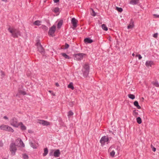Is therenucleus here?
<instances>
[{"mask_svg":"<svg viewBox=\"0 0 159 159\" xmlns=\"http://www.w3.org/2000/svg\"><path fill=\"white\" fill-rule=\"evenodd\" d=\"M8 30L11 34L12 36L14 38H17L18 35H20V32L16 29L10 27L8 28Z\"/></svg>","mask_w":159,"mask_h":159,"instance_id":"nucleus-1","label":"nucleus"},{"mask_svg":"<svg viewBox=\"0 0 159 159\" xmlns=\"http://www.w3.org/2000/svg\"><path fill=\"white\" fill-rule=\"evenodd\" d=\"M89 70V66L87 64H85L82 70L84 77H87L88 76Z\"/></svg>","mask_w":159,"mask_h":159,"instance_id":"nucleus-2","label":"nucleus"},{"mask_svg":"<svg viewBox=\"0 0 159 159\" xmlns=\"http://www.w3.org/2000/svg\"><path fill=\"white\" fill-rule=\"evenodd\" d=\"M15 143H12L11 144L10 146V150L11 152V154L12 156L15 155L16 152L17 150V148Z\"/></svg>","mask_w":159,"mask_h":159,"instance_id":"nucleus-3","label":"nucleus"},{"mask_svg":"<svg viewBox=\"0 0 159 159\" xmlns=\"http://www.w3.org/2000/svg\"><path fill=\"white\" fill-rule=\"evenodd\" d=\"M36 45L37 47L38 51L42 55H44L45 53L44 50L41 45L39 41V40L37 42Z\"/></svg>","mask_w":159,"mask_h":159,"instance_id":"nucleus-4","label":"nucleus"},{"mask_svg":"<svg viewBox=\"0 0 159 159\" xmlns=\"http://www.w3.org/2000/svg\"><path fill=\"white\" fill-rule=\"evenodd\" d=\"M56 26L54 25H53L49 29L48 31V34L52 37L54 36V33L56 30Z\"/></svg>","mask_w":159,"mask_h":159,"instance_id":"nucleus-5","label":"nucleus"},{"mask_svg":"<svg viewBox=\"0 0 159 159\" xmlns=\"http://www.w3.org/2000/svg\"><path fill=\"white\" fill-rule=\"evenodd\" d=\"M10 123L11 125L16 127H18L19 124L18 123L16 119L15 118H13L11 120Z\"/></svg>","mask_w":159,"mask_h":159,"instance_id":"nucleus-6","label":"nucleus"},{"mask_svg":"<svg viewBox=\"0 0 159 159\" xmlns=\"http://www.w3.org/2000/svg\"><path fill=\"white\" fill-rule=\"evenodd\" d=\"M109 139L107 136H103L101 139L100 142L102 146H103L105 142H108L109 141Z\"/></svg>","mask_w":159,"mask_h":159,"instance_id":"nucleus-7","label":"nucleus"},{"mask_svg":"<svg viewBox=\"0 0 159 159\" xmlns=\"http://www.w3.org/2000/svg\"><path fill=\"white\" fill-rule=\"evenodd\" d=\"M16 143L17 144V146L19 147H24L25 145L23 141L20 138H18L16 141Z\"/></svg>","mask_w":159,"mask_h":159,"instance_id":"nucleus-8","label":"nucleus"},{"mask_svg":"<svg viewBox=\"0 0 159 159\" xmlns=\"http://www.w3.org/2000/svg\"><path fill=\"white\" fill-rule=\"evenodd\" d=\"M85 54L83 53H78L75 54V57L78 60H81Z\"/></svg>","mask_w":159,"mask_h":159,"instance_id":"nucleus-9","label":"nucleus"},{"mask_svg":"<svg viewBox=\"0 0 159 159\" xmlns=\"http://www.w3.org/2000/svg\"><path fill=\"white\" fill-rule=\"evenodd\" d=\"M39 123L44 125L47 126L50 125V123L49 122L43 120H39Z\"/></svg>","mask_w":159,"mask_h":159,"instance_id":"nucleus-10","label":"nucleus"},{"mask_svg":"<svg viewBox=\"0 0 159 159\" xmlns=\"http://www.w3.org/2000/svg\"><path fill=\"white\" fill-rule=\"evenodd\" d=\"M115 147L113 146H111L109 149V151H111L110 152V154L111 157H113L115 154V152L113 150H112V149L114 148Z\"/></svg>","mask_w":159,"mask_h":159,"instance_id":"nucleus-11","label":"nucleus"},{"mask_svg":"<svg viewBox=\"0 0 159 159\" xmlns=\"http://www.w3.org/2000/svg\"><path fill=\"white\" fill-rule=\"evenodd\" d=\"M84 42L86 44L90 43H92L93 41V40L89 38H86L84 39Z\"/></svg>","mask_w":159,"mask_h":159,"instance_id":"nucleus-12","label":"nucleus"},{"mask_svg":"<svg viewBox=\"0 0 159 159\" xmlns=\"http://www.w3.org/2000/svg\"><path fill=\"white\" fill-rule=\"evenodd\" d=\"M60 153L59 150L57 149L54 152L53 156L55 157H58L60 156Z\"/></svg>","mask_w":159,"mask_h":159,"instance_id":"nucleus-13","label":"nucleus"},{"mask_svg":"<svg viewBox=\"0 0 159 159\" xmlns=\"http://www.w3.org/2000/svg\"><path fill=\"white\" fill-rule=\"evenodd\" d=\"M134 27V22L133 20H131L127 26L128 29H132Z\"/></svg>","mask_w":159,"mask_h":159,"instance_id":"nucleus-14","label":"nucleus"},{"mask_svg":"<svg viewBox=\"0 0 159 159\" xmlns=\"http://www.w3.org/2000/svg\"><path fill=\"white\" fill-rule=\"evenodd\" d=\"M77 21L78 20H71V23L73 26L72 28L74 30L77 26Z\"/></svg>","mask_w":159,"mask_h":159,"instance_id":"nucleus-15","label":"nucleus"},{"mask_svg":"<svg viewBox=\"0 0 159 159\" xmlns=\"http://www.w3.org/2000/svg\"><path fill=\"white\" fill-rule=\"evenodd\" d=\"M29 144L30 146L33 148L36 149L37 148V147L36 146V144L30 140H29Z\"/></svg>","mask_w":159,"mask_h":159,"instance_id":"nucleus-16","label":"nucleus"},{"mask_svg":"<svg viewBox=\"0 0 159 159\" xmlns=\"http://www.w3.org/2000/svg\"><path fill=\"white\" fill-rule=\"evenodd\" d=\"M153 64V62L152 61H147L145 63L146 65L147 66H151Z\"/></svg>","mask_w":159,"mask_h":159,"instance_id":"nucleus-17","label":"nucleus"},{"mask_svg":"<svg viewBox=\"0 0 159 159\" xmlns=\"http://www.w3.org/2000/svg\"><path fill=\"white\" fill-rule=\"evenodd\" d=\"M61 54L66 59H69L71 58L70 57L65 53H61Z\"/></svg>","mask_w":159,"mask_h":159,"instance_id":"nucleus-18","label":"nucleus"},{"mask_svg":"<svg viewBox=\"0 0 159 159\" xmlns=\"http://www.w3.org/2000/svg\"><path fill=\"white\" fill-rule=\"evenodd\" d=\"M139 0H131L130 2V3L132 5H135L137 4L139 2Z\"/></svg>","mask_w":159,"mask_h":159,"instance_id":"nucleus-19","label":"nucleus"},{"mask_svg":"<svg viewBox=\"0 0 159 159\" xmlns=\"http://www.w3.org/2000/svg\"><path fill=\"white\" fill-rule=\"evenodd\" d=\"M134 105L138 109H140L141 108L140 106L139 105V103L138 101H136L134 102Z\"/></svg>","mask_w":159,"mask_h":159,"instance_id":"nucleus-20","label":"nucleus"},{"mask_svg":"<svg viewBox=\"0 0 159 159\" xmlns=\"http://www.w3.org/2000/svg\"><path fill=\"white\" fill-rule=\"evenodd\" d=\"M5 130L10 131L11 132H13L14 131L13 129L11 127L7 125V127H6V130Z\"/></svg>","mask_w":159,"mask_h":159,"instance_id":"nucleus-21","label":"nucleus"},{"mask_svg":"<svg viewBox=\"0 0 159 159\" xmlns=\"http://www.w3.org/2000/svg\"><path fill=\"white\" fill-rule=\"evenodd\" d=\"M48 150L47 148H45L44 149V152L43 153V156H45L48 153Z\"/></svg>","mask_w":159,"mask_h":159,"instance_id":"nucleus-22","label":"nucleus"},{"mask_svg":"<svg viewBox=\"0 0 159 159\" xmlns=\"http://www.w3.org/2000/svg\"><path fill=\"white\" fill-rule=\"evenodd\" d=\"M21 125V126H20L21 129L22 130H25L26 129V127L24 126L22 124V122H20L19 125Z\"/></svg>","mask_w":159,"mask_h":159,"instance_id":"nucleus-23","label":"nucleus"},{"mask_svg":"<svg viewBox=\"0 0 159 159\" xmlns=\"http://www.w3.org/2000/svg\"><path fill=\"white\" fill-rule=\"evenodd\" d=\"M90 12L91 15L93 16H95L96 15V13L94 11L92 8L90 9Z\"/></svg>","mask_w":159,"mask_h":159,"instance_id":"nucleus-24","label":"nucleus"},{"mask_svg":"<svg viewBox=\"0 0 159 159\" xmlns=\"http://www.w3.org/2000/svg\"><path fill=\"white\" fill-rule=\"evenodd\" d=\"M68 87L69 88H70L72 90L74 89V87L73 86V84L72 82H70L68 85Z\"/></svg>","mask_w":159,"mask_h":159,"instance_id":"nucleus-25","label":"nucleus"},{"mask_svg":"<svg viewBox=\"0 0 159 159\" xmlns=\"http://www.w3.org/2000/svg\"><path fill=\"white\" fill-rule=\"evenodd\" d=\"M6 127H7V125H2L0 126V129H1L5 130H6Z\"/></svg>","mask_w":159,"mask_h":159,"instance_id":"nucleus-26","label":"nucleus"},{"mask_svg":"<svg viewBox=\"0 0 159 159\" xmlns=\"http://www.w3.org/2000/svg\"><path fill=\"white\" fill-rule=\"evenodd\" d=\"M102 28L104 30L107 31L108 30L106 25L104 24L102 25Z\"/></svg>","mask_w":159,"mask_h":159,"instance_id":"nucleus-27","label":"nucleus"},{"mask_svg":"<svg viewBox=\"0 0 159 159\" xmlns=\"http://www.w3.org/2000/svg\"><path fill=\"white\" fill-rule=\"evenodd\" d=\"M62 20H60L57 24V28L59 29L60 28L62 25Z\"/></svg>","mask_w":159,"mask_h":159,"instance_id":"nucleus-28","label":"nucleus"},{"mask_svg":"<svg viewBox=\"0 0 159 159\" xmlns=\"http://www.w3.org/2000/svg\"><path fill=\"white\" fill-rule=\"evenodd\" d=\"M128 96L129 98H130L132 99H134L135 98V96L132 94H129L128 95Z\"/></svg>","mask_w":159,"mask_h":159,"instance_id":"nucleus-29","label":"nucleus"},{"mask_svg":"<svg viewBox=\"0 0 159 159\" xmlns=\"http://www.w3.org/2000/svg\"><path fill=\"white\" fill-rule=\"evenodd\" d=\"M52 10L54 12L57 13L59 12L60 9L58 7H56Z\"/></svg>","mask_w":159,"mask_h":159,"instance_id":"nucleus-30","label":"nucleus"},{"mask_svg":"<svg viewBox=\"0 0 159 159\" xmlns=\"http://www.w3.org/2000/svg\"><path fill=\"white\" fill-rule=\"evenodd\" d=\"M41 22L39 20H36L34 23V25H40Z\"/></svg>","mask_w":159,"mask_h":159,"instance_id":"nucleus-31","label":"nucleus"},{"mask_svg":"<svg viewBox=\"0 0 159 159\" xmlns=\"http://www.w3.org/2000/svg\"><path fill=\"white\" fill-rule=\"evenodd\" d=\"M136 120L137 121L138 124H140L142 123V120L140 117H137Z\"/></svg>","mask_w":159,"mask_h":159,"instance_id":"nucleus-32","label":"nucleus"},{"mask_svg":"<svg viewBox=\"0 0 159 159\" xmlns=\"http://www.w3.org/2000/svg\"><path fill=\"white\" fill-rule=\"evenodd\" d=\"M73 115V113L72 111H70L68 112V116L69 117H70L71 116H72Z\"/></svg>","mask_w":159,"mask_h":159,"instance_id":"nucleus-33","label":"nucleus"},{"mask_svg":"<svg viewBox=\"0 0 159 159\" xmlns=\"http://www.w3.org/2000/svg\"><path fill=\"white\" fill-rule=\"evenodd\" d=\"M116 10L119 12H121L123 11V9L121 8H119L118 7H116Z\"/></svg>","mask_w":159,"mask_h":159,"instance_id":"nucleus-34","label":"nucleus"},{"mask_svg":"<svg viewBox=\"0 0 159 159\" xmlns=\"http://www.w3.org/2000/svg\"><path fill=\"white\" fill-rule=\"evenodd\" d=\"M23 157L24 159H29L28 156L26 154H23Z\"/></svg>","mask_w":159,"mask_h":159,"instance_id":"nucleus-35","label":"nucleus"},{"mask_svg":"<svg viewBox=\"0 0 159 159\" xmlns=\"http://www.w3.org/2000/svg\"><path fill=\"white\" fill-rule=\"evenodd\" d=\"M19 93L20 94H21L23 95L26 94V93L25 91H23L22 90H20L19 92Z\"/></svg>","mask_w":159,"mask_h":159,"instance_id":"nucleus-36","label":"nucleus"},{"mask_svg":"<svg viewBox=\"0 0 159 159\" xmlns=\"http://www.w3.org/2000/svg\"><path fill=\"white\" fill-rule=\"evenodd\" d=\"M133 114H134V116H137L138 114V113L137 112H136V110H134L133 111Z\"/></svg>","mask_w":159,"mask_h":159,"instance_id":"nucleus-37","label":"nucleus"},{"mask_svg":"<svg viewBox=\"0 0 159 159\" xmlns=\"http://www.w3.org/2000/svg\"><path fill=\"white\" fill-rule=\"evenodd\" d=\"M154 85L156 87H159V84L157 82H156L154 83H153Z\"/></svg>","mask_w":159,"mask_h":159,"instance_id":"nucleus-38","label":"nucleus"},{"mask_svg":"<svg viewBox=\"0 0 159 159\" xmlns=\"http://www.w3.org/2000/svg\"><path fill=\"white\" fill-rule=\"evenodd\" d=\"M69 47V45L67 43H66L65 44V48L64 49H66L68 48Z\"/></svg>","mask_w":159,"mask_h":159,"instance_id":"nucleus-39","label":"nucleus"},{"mask_svg":"<svg viewBox=\"0 0 159 159\" xmlns=\"http://www.w3.org/2000/svg\"><path fill=\"white\" fill-rule=\"evenodd\" d=\"M151 147L153 152H155L156 151V148L154 147L152 145H151Z\"/></svg>","mask_w":159,"mask_h":159,"instance_id":"nucleus-40","label":"nucleus"},{"mask_svg":"<svg viewBox=\"0 0 159 159\" xmlns=\"http://www.w3.org/2000/svg\"><path fill=\"white\" fill-rule=\"evenodd\" d=\"M136 57H137L138 56L139 59V60H140V59H141L142 58V57H141V55H140V54H139V55H136Z\"/></svg>","mask_w":159,"mask_h":159,"instance_id":"nucleus-41","label":"nucleus"},{"mask_svg":"<svg viewBox=\"0 0 159 159\" xmlns=\"http://www.w3.org/2000/svg\"><path fill=\"white\" fill-rule=\"evenodd\" d=\"M158 34L157 33H156L154 34L153 35V37L155 38H157V37Z\"/></svg>","mask_w":159,"mask_h":159,"instance_id":"nucleus-42","label":"nucleus"},{"mask_svg":"<svg viewBox=\"0 0 159 159\" xmlns=\"http://www.w3.org/2000/svg\"><path fill=\"white\" fill-rule=\"evenodd\" d=\"M153 16L156 18H159V15H157V14H154Z\"/></svg>","mask_w":159,"mask_h":159,"instance_id":"nucleus-43","label":"nucleus"},{"mask_svg":"<svg viewBox=\"0 0 159 159\" xmlns=\"http://www.w3.org/2000/svg\"><path fill=\"white\" fill-rule=\"evenodd\" d=\"M28 132L30 134H32L33 133V131H32L31 130L29 129L28 130Z\"/></svg>","mask_w":159,"mask_h":159,"instance_id":"nucleus-44","label":"nucleus"},{"mask_svg":"<svg viewBox=\"0 0 159 159\" xmlns=\"http://www.w3.org/2000/svg\"><path fill=\"white\" fill-rule=\"evenodd\" d=\"M3 143L2 141H0V146L2 147L3 146Z\"/></svg>","mask_w":159,"mask_h":159,"instance_id":"nucleus-45","label":"nucleus"},{"mask_svg":"<svg viewBox=\"0 0 159 159\" xmlns=\"http://www.w3.org/2000/svg\"><path fill=\"white\" fill-rule=\"evenodd\" d=\"M1 75H3V76H4L5 75V73H4V72L2 71H1Z\"/></svg>","mask_w":159,"mask_h":159,"instance_id":"nucleus-46","label":"nucleus"},{"mask_svg":"<svg viewBox=\"0 0 159 159\" xmlns=\"http://www.w3.org/2000/svg\"><path fill=\"white\" fill-rule=\"evenodd\" d=\"M54 3H57L59 1V0H53Z\"/></svg>","mask_w":159,"mask_h":159,"instance_id":"nucleus-47","label":"nucleus"},{"mask_svg":"<svg viewBox=\"0 0 159 159\" xmlns=\"http://www.w3.org/2000/svg\"><path fill=\"white\" fill-rule=\"evenodd\" d=\"M3 118L6 120H8V118L7 116H4L3 117Z\"/></svg>","mask_w":159,"mask_h":159,"instance_id":"nucleus-48","label":"nucleus"},{"mask_svg":"<svg viewBox=\"0 0 159 159\" xmlns=\"http://www.w3.org/2000/svg\"><path fill=\"white\" fill-rule=\"evenodd\" d=\"M49 155L50 156H52L53 155V151H52L51 152H50L49 153Z\"/></svg>","mask_w":159,"mask_h":159,"instance_id":"nucleus-49","label":"nucleus"},{"mask_svg":"<svg viewBox=\"0 0 159 159\" xmlns=\"http://www.w3.org/2000/svg\"><path fill=\"white\" fill-rule=\"evenodd\" d=\"M70 106L72 107L73 105V102L70 103Z\"/></svg>","mask_w":159,"mask_h":159,"instance_id":"nucleus-50","label":"nucleus"},{"mask_svg":"<svg viewBox=\"0 0 159 159\" xmlns=\"http://www.w3.org/2000/svg\"><path fill=\"white\" fill-rule=\"evenodd\" d=\"M55 85L56 86H57V87H59V84L57 83H55Z\"/></svg>","mask_w":159,"mask_h":159,"instance_id":"nucleus-51","label":"nucleus"},{"mask_svg":"<svg viewBox=\"0 0 159 159\" xmlns=\"http://www.w3.org/2000/svg\"><path fill=\"white\" fill-rule=\"evenodd\" d=\"M144 100V99L143 98H142L141 99V100L142 102H143V101Z\"/></svg>","mask_w":159,"mask_h":159,"instance_id":"nucleus-52","label":"nucleus"},{"mask_svg":"<svg viewBox=\"0 0 159 159\" xmlns=\"http://www.w3.org/2000/svg\"><path fill=\"white\" fill-rule=\"evenodd\" d=\"M71 20H76L75 18L73 17L71 18Z\"/></svg>","mask_w":159,"mask_h":159,"instance_id":"nucleus-53","label":"nucleus"},{"mask_svg":"<svg viewBox=\"0 0 159 159\" xmlns=\"http://www.w3.org/2000/svg\"><path fill=\"white\" fill-rule=\"evenodd\" d=\"M2 1H4L6 2H7V0H2Z\"/></svg>","mask_w":159,"mask_h":159,"instance_id":"nucleus-54","label":"nucleus"},{"mask_svg":"<svg viewBox=\"0 0 159 159\" xmlns=\"http://www.w3.org/2000/svg\"><path fill=\"white\" fill-rule=\"evenodd\" d=\"M52 94L53 96H55V95L54 93H52Z\"/></svg>","mask_w":159,"mask_h":159,"instance_id":"nucleus-55","label":"nucleus"},{"mask_svg":"<svg viewBox=\"0 0 159 159\" xmlns=\"http://www.w3.org/2000/svg\"><path fill=\"white\" fill-rule=\"evenodd\" d=\"M49 92L51 93H52V91H51V90H49Z\"/></svg>","mask_w":159,"mask_h":159,"instance_id":"nucleus-56","label":"nucleus"},{"mask_svg":"<svg viewBox=\"0 0 159 159\" xmlns=\"http://www.w3.org/2000/svg\"><path fill=\"white\" fill-rule=\"evenodd\" d=\"M132 56H134V55H135V54H134V53H133L132 54Z\"/></svg>","mask_w":159,"mask_h":159,"instance_id":"nucleus-57","label":"nucleus"},{"mask_svg":"<svg viewBox=\"0 0 159 159\" xmlns=\"http://www.w3.org/2000/svg\"><path fill=\"white\" fill-rule=\"evenodd\" d=\"M3 159H7L6 158H3Z\"/></svg>","mask_w":159,"mask_h":159,"instance_id":"nucleus-58","label":"nucleus"},{"mask_svg":"<svg viewBox=\"0 0 159 159\" xmlns=\"http://www.w3.org/2000/svg\"><path fill=\"white\" fill-rule=\"evenodd\" d=\"M16 96H18V94H17L16 95Z\"/></svg>","mask_w":159,"mask_h":159,"instance_id":"nucleus-59","label":"nucleus"}]
</instances>
